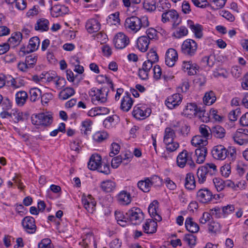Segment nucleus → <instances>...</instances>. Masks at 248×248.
Listing matches in <instances>:
<instances>
[{
	"label": "nucleus",
	"instance_id": "obj_15",
	"mask_svg": "<svg viewBox=\"0 0 248 248\" xmlns=\"http://www.w3.org/2000/svg\"><path fill=\"white\" fill-rule=\"evenodd\" d=\"M228 150L222 145L214 147L212 151L213 157L217 160H224L227 156Z\"/></svg>",
	"mask_w": 248,
	"mask_h": 248
},
{
	"label": "nucleus",
	"instance_id": "obj_1",
	"mask_svg": "<svg viewBox=\"0 0 248 248\" xmlns=\"http://www.w3.org/2000/svg\"><path fill=\"white\" fill-rule=\"evenodd\" d=\"M149 25L147 17L141 18L137 16H132L127 18L124 22V28L126 30L131 33H136L142 27H146Z\"/></svg>",
	"mask_w": 248,
	"mask_h": 248
},
{
	"label": "nucleus",
	"instance_id": "obj_63",
	"mask_svg": "<svg viewBox=\"0 0 248 248\" xmlns=\"http://www.w3.org/2000/svg\"><path fill=\"white\" fill-rule=\"evenodd\" d=\"M148 178L150 181V185L151 186H154L155 187H157L161 185L162 181L159 176L154 175L151 177Z\"/></svg>",
	"mask_w": 248,
	"mask_h": 248
},
{
	"label": "nucleus",
	"instance_id": "obj_2",
	"mask_svg": "<svg viewBox=\"0 0 248 248\" xmlns=\"http://www.w3.org/2000/svg\"><path fill=\"white\" fill-rule=\"evenodd\" d=\"M217 172V166L213 163H206L199 168L197 171L198 182L200 184H204L208 175H214Z\"/></svg>",
	"mask_w": 248,
	"mask_h": 248
},
{
	"label": "nucleus",
	"instance_id": "obj_27",
	"mask_svg": "<svg viewBox=\"0 0 248 248\" xmlns=\"http://www.w3.org/2000/svg\"><path fill=\"white\" fill-rule=\"evenodd\" d=\"M157 222L151 219L146 220L143 225V229L146 233H153L156 231Z\"/></svg>",
	"mask_w": 248,
	"mask_h": 248
},
{
	"label": "nucleus",
	"instance_id": "obj_49",
	"mask_svg": "<svg viewBox=\"0 0 248 248\" xmlns=\"http://www.w3.org/2000/svg\"><path fill=\"white\" fill-rule=\"evenodd\" d=\"M198 117L201 121L207 123L209 121V116L208 113L202 108H199L197 113L195 116Z\"/></svg>",
	"mask_w": 248,
	"mask_h": 248
},
{
	"label": "nucleus",
	"instance_id": "obj_52",
	"mask_svg": "<svg viewBox=\"0 0 248 248\" xmlns=\"http://www.w3.org/2000/svg\"><path fill=\"white\" fill-rule=\"evenodd\" d=\"M213 182L216 189L218 192L223 190L225 187V181L220 178H214Z\"/></svg>",
	"mask_w": 248,
	"mask_h": 248
},
{
	"label": "nucleus",
	"instance_id": "obj_11",
	"mask_svg": "<svg viewBox=\"0 0 248 248\" xmlns=\"http://www.w3.org/2000/svg\"><path fill=\"white\" fill-rule=\"evenodd\" d=\"M113 43L117 49H122L129 45L130 40L124 33L120 32L115 35Z\"/></svg>",
	"mask_w": 248,
	"mask_h": 248
},
{
	"label": "nucleus",
	"instance_id": "obj_61",
	"mask_svg": "<svg viewBox=\"0 0 248 248\" xmlns=\"http://www.w3.org/2000/svg\"><path fill=\"white\" fill-rule=\"evenodd\" d=\"M38 248H53V245L50 239H44L38 243Z\"/></svg>",
	"mask_w": 248,
	"mask_h": 248
},
{
	"label": "nucleus",
	"instance_id": "obj_12",
	"mask_svg": "<svg viewBox=\"0 0 248 248\" xmlns=\"http://www.w3.org/2000/svg\"><path fill=\"white\" fill-rule=\"evenodd\" d=\"M216 195H214L212 192L208 188H204L200 189L197 193L198 200L202 203H207L215 198Z\"/></svg>",
	"mask_w": 248,
	"mask_h": 248
},
{
	"label": "nucleus",
	"instance_id": "obj_43",
	"mask_svg": "<svg viewBox=\"0 0 248 248\" xmlns=\"http://www.w3.org/2000/svg\"><path fill=\"white\" fill-rule=\"evenodd\" d=\"M225 134L226 131L224 128L219 125L215 126L212 128L211 131V136L213 135L219 139L224 138Z\"/></svg>",
	"mask_w": 248,
	"mask_h": 248
},
{
	"label": "nucleus",
	"instance_id": "obj_32",
	"mask_svg": "<svg viewBox=\"0 0 248 248\" xmlns=\"http://www.w3.org/2000/svg\"><path fill=\"white\" fill-rule=\"evenodd\" d=\"M173 127H167L165 128L164 133V143H170L174 140L176 137L175 132Z\"/></svg>",
	"mask_w": 248,
	"mask_h": 248
},
{
	"label": "nucleus",
	"instance_id": "obj_13",
	"mask_svg": "<svg viewBox=\"0 0 248 248\" xmlns=\"http://www.w3.org/2000/svg\"><path fill=\"white\" fill-rule=\"evenodd\" d=\"M171 126L176 129V131L184 137L187 136L189 133L190 127L184 120L173 122Z\"/></svg>",
	"mask_w": 248,
	"mask_h": 248
},
{
	"label": "nucleus",
	"instance_id": "obj_23",
	"mask_svg": "<svg viewBox=\"0 0 248 248\" xmlns=\"http://www.w3.org/2000/svg\"><path fill=\"white\" fill-rule=\"evenodd\" d=\"M133 104V101L128 93H125L123 97L121 103V109L124 111H128L131 108Z\"/></svg>",
	"mask_w": 248,
	"mask_h": 248
},
{
	"label": "nucleus",
	"instance_id": "obj_4",
	"mask_svg": "<svg viewBox=\"0 0 248 248\" xmlns=\"http://www.w3.org/2000/svg\"><path fill=\"white\" fill-rule=\"evenodd\" d=\"M192 153L188 152L186 150L180 153L176 160L178 166L183 168L187 164L191 168L194 169L195 167V164L192 160Z\"/></svg>",
	"mask_w": 248,
	"mask_h": 248
},
{
	"label": "nucleus",
	"instance_id": "obj_35",
	"mask_svg": "<svg viewBox=\"0 0 248 248\" xmlns=\"http://www.w3.org/2000/svg\"><path fill=\"white\" fill-rule=\"evenodd\" d=\"M207 154V149L205 147H199L195 150V155L197 156L196 162L198 164L202 163Z\"/></svg>",
	"mask_w": 248,
	"mask_h": 248
},
{
	"label": "nucleus",
	"instance_id": "obj_51",
	"mask_svg": "<svg viewBox=\"0 0 248 248\" xmlns=\"http://www.w3.org/2000/svg\"><path fill=\"white\" fill-rule=\"evenodd\" d=\"M57 75L55 73H46L45 74H42L41 77V79L42 81H46L47 82L55 81L56 78H57Z\"/></svg>",
	"mask_w": 248,
	"mask_h": 248
},
{
	"label": "nucleus",
	"instance_id": "obj_10",
	"mask_svg": "<svg viewBox=\"0 0 248 248\" xmlns=\"http://www.w3.org/2000/svg\"><path fill=\"white\" fill-rule=\"evenodd\" d=\"M234 141L239 145L248 143V130L246 128L238 129L232 136Z\"/></svg>",
	"mask_w": 248,
	"mask_h": 248
},
{
	"label": "nucleus",
	"instance_id": "obj_17",
	"mask_svg": "<svg viewBox=\"0 0 248 248\" xmlns=\"http://www.w3.org/2000/svg\"><path fill=\"white\" fill-rule=\"evenodd\" d=\"M154 63L148 61H145L142 64V68L139 69V76L142 80L147 79Z\"/></svg>",
	"mask_w": 248,
	"mask_h": 248
},
{
	"label": "nucleus",
	"instance_id": "obj_56",
	"mask_svg": "<svg viewBox=\"0 0 248 248\" xmlns=\"http://www.w3.org/2000/svg\"><path fill=\"white\" fill-rule=\"evenodd\" d=\"M171 7L170 3L167 0H160L158 5V9L160 11L167 12Z\"/></svg>",
	"mask_w": 248,
	"mask_h": 248
},
{
	"label": "nucleus",
	"instance_id": "obj_25",
	"mask_svg": "<svg viewBox=\"0 0 248 248\" xmlns=\"http://www.w3.org/2000/svg\"><path fill=\"white\" fill-rule=\"evenodd\" d=\"M182 68L185 71H187L188 75H194L197 73L199 67L196 63H193L191 61H184Z\"/></svg>",
	"mask_w": 248,
	"mask_h": 248
},
{
	"label": "nucleus",
	"instance_id": "obj_36",
	"mask_svg": "<svg viewBox=\"0 0 248 248\" xmlns=\"http://www.w3.org/2000/svg\"><path fill=\"white\" fill-rule=\"evenodd\" d=\"M191 143L194 146H198L199 147H205L208 143L207 140L200 135H196L194 136L191 140Z\"/></svg>",
	"mask_w": 248,
	"mask_h": 248
},
{
	"label": "nucleus",
	"instance_id": "obj_44",
	"mask_svg": "<svg viewBox=\"0 0 248 248\" xmlns=\"http://www.w3.org/2000/svg\"><path fill=\"white\" fill-rule=\"evenodd\" d=\"M108 135L106 131H97L93 135V140L98 143L102 142L108 138Z\"/></svg>",
	"mask_w": 248,
	"mask_h": 248
},
{
	"label": "nucleus",
	"instance_id": "obj_42",
	"mask_svg": "<svg viewBox=\"0 0 248 248\" xmlns=\"http://www.w3.org/2000/svg\"><path fill=\"white\" fill-rule=\"evenodd\" d=\"M137 186L140 189L144 192H148L151 189L150 181L148 178L138 182Z\"/></svg>",
	"mask_w": 248,
	"mask_h": 248
},
{
	"label": "nucleus",
	"instance_id": "obj_22",
	"mask_svg": "<svg viewBox=\"0 0 248 248\" xmlns=\"http://www.w3.org/2000/svg\"><path fill=\"white\" fill-rule=\"evenodd\" d=\"M40 44V40L38 37H33L30 39L28 46L27 51L25 50V47H22L20 49V52H23L24 54L27 52H32L36 50Z\"/></svg>",
	"mask_w": 248,
	"mask_h": 248
},
{
	"label": "nucleus",
	"instance_id": "obj_9",
	"mask_svg": "<svg viewBox=\"0 0 248 248\" xmlns=\"http://www.w3.org/2000/svg\"><path fill=\"white\" fill-rule=\"evenodd\" d=\"M32 123L37 126H47L52 122V117L43 113H39L31 118Z\"/></svg>",
	"mask_w": 248,
	"mask_h": 248
},
{
	"label": "nucleus",
	"instance_id": "obj_14",
	"mask_svg": "<svg viewBox=\"0 0 248 248\" xmlns=\"http://www.w3.org/2000/svg\"><path fill=\"white\" fill-rule=\"evenodd\" d=\"M22 225L24 230L28 233H34L36 231L35 219L31 217H25L22 220Z\"/></svg>",
	"mask_w": 248,
	"mask_h": 248
},
{
	"label": "nucleus",
	"instance_id": "obj_58",
	"mask_svg": "<svg viewBox=\"0 0 248 248\" xmlns=\"http://www.w3.org/2000/svg\"><path fill=\"white\" fill-rule=\"evenodd\" d=\"M220 230V224L214 221H210L208 224V231L210 232L216 233Z\"/></svg>",
	"mask_w": 248,
	"mask_h": 248
},
{
	"label": "nucleus",
	"instance_id": "obj_57",
	"mask_svg": "<svg viewBox=\"0 0 248 248\" xmlns=\"http://www.w3.org/2000/svg\"><path fill=\"white\" fill-rule=\"evenodd\" d=\"M115 218L117 220L118 223L121 226L124 227L126 226V221L125 220V217L123 214L120 211H116L115 212Z\"/></svg>",
	"mask_w": 248,
	"mask_h": 248
},
{
	"label": "nucleus",
	"instance_id": "obj_53",
	"mask_svg": "<svg viewBox=\"0 0 248 248\" xmlns=\"http://www.w3.org/2000/svg\"><path fill=\"white\" fill-rule=\"evenodd\" d=\"M107 22L108 23L114 25L119 24L120 22V19L119 18V13L115 12L114 14L110 15L107 19Z\"/></svg>",
	"mask_w": 248,
	"mask_h": 248
},
{
	"label": "nucleus",
	"instance_id": "obj_50",
	"mask_svg": "<svg viewBox=\"0 0 248 248\" xmlns=\"http://www.w3.org/2000/svg\"><path fill=\"white\" fill-rule=\"evenodd\" d=\"M143 6L146 11L152 12L156 9V3L155 0H144Z\"/></svg>",
	"mask_w": 248,
	"mask_h": 248
},
{
	"label": "nucleus",
	"instance_id": "obj_20",
	"mask_svg": "<svg viewBox=\"0 0 248 248\" xmlns=\"http://www.w3.org/2000/svg\"><path fill=\"white\" fill-rule=\"evenodd\" d=\"M102 164V158L100 155L97 154L93 155L88 163V168L93 170H97Z\"/></svg>",
	"mask_w": 248,
	"mask_h": 248
},
{
	"label": "nucleus",
	"instance_id": "obj_41",
	"mask_svg": "<svg viewBox=\"0 0 248 248\" xmlns=\"http://www.w3.org/2000/svg\"><path fill=\"white\" fill-rule=\"evenodd\" d=\"M75 93V90L73 88L70 87H67L60 92L59 94V97L61 100H66Z\"/></svg>",
	"mask_w": 248,
	"mask_h": 248
},
{
	"label": "nucleus",
	"instance_id": "obj_24",
	"mask_svg": "<svg viewBox=\"0 0 248 248\" xmlns=\"http://www.w3.org/2000/svg\"><path fill=\"white\" fill-rule=\"evenodd\" d=\"M86 28L90 33L98 31L100 29V24L94 18L89 19L86 24Z\"/></svg>",
	"mask_w": 248,
	"mask_h": 248
},
{
	"label": "nucleus",
	"instance_id": "obj_38",
	"mask_svg": "<svg viewBox=\"0 0 248 248\" xmlns=\"http://www.w3.org/2000/svg\"><path fill=\"white\" fill-rule=\"evenodd\" d=\"M199 108L194 103L188 104L184 109V113L187 116H196Z\"/></svg>",
	"mask_w": 248,
	"mask_h": 248
},
{
	"label": "nucleus",
	"instance_id": "obj_8",
	"mask_svg": "<svg viewBox=\"0 0 248 248\" xmlns=\"http://www.w3.org/2000/svg\"><path fill=\"white\" fill-rule=\"evenodd\" d=\"M151 113V110L145 105L138 104L134 107L132 114L137 119H144L148 117Z\"/></svg>",
	"mask_w": 248,
	"mask_h": 248
},
{
	"label": "nucleus",
	"instance_id": "obj_21",
	"mask_svg": "<svg viewBox=\"0 0 248 248\" xmlns=\"http://www.w3.org/2000/svg\"><path fill=\"white\" fill-rule=\"evenodd\" d=\"M117 199L120 204L127 205L131 202L132 197L129 192L122 190L117 195Z\"/></svg>",
	"mask_w": 248,
	"mask_h": 248
},
{
	"label": "nucleus",
	"instance_id": "obj_59",
	"mask_svg": "<svg viewBox=\"0 0 248 248\" xmlns=\"http://www.w3.org/2000/svg\"><path fill=\"white\" fill-rule=\"evenodd\" d=\"M158 202L155 200L151 203L148 207V212L150 216H154L155 213L158 212Z\"/></svg>",
	"mask_w": 248,
	"mask_h": 248
},
{
	"label": "nucleus",
	"instance_id": "obj_18",
	"mask_svg": "<svg viewBox=\"0 0 248 248\" xmlns=\"http://www.w3.org/2000/svg\"><path fill=\"white\" fill-rule=\"evenodd\" d=\"M182 98L183 97L180 94H173L167 98L165 101L166 105L170 109H173L180 104Z\"/></svg>",
	"mask_w": 248,
	"mask_h": 248
},
{
	"label": "nucleus",
	"instance_id": "obj_54",
	"mask_svg": "<svg viewBox=\"0 0 248 248\" xmlns=\"http://www.w3.org/2000/svg\"><path fill=\"white\" fill-rule=\"evenodd\" d=\"M96 81L100 83H107L110 87L113 90V86L112 81L106 75H98L96 78Z\"/></svg>",
	"mask_w": 248,
	"mask_h": 248
},
{
	"label": "nucleus",
	"instance_id": "obj_26",
	"mask_svg": "<svg viewBox=\"0 0 248 248\" xmlns=\"http://www.w3.org/2000/svg\"><path fill=\"white\" fill-rule=\"evenodd\" d=\"M68 8L63 5H56L50 9L51 15L54 17H57L67 13Z\"/></svg>",
	"mask_w": 248,
	"mask_h": 248
},
{
	"label": "nucleus",
	"instance_id": "obj_39",
	"mask_svg": "<svg viewBox=\"0 0 248 248\" xmlns=\"http://www.w3.org/2000/svg\"><path fill=\"white\" fill-rule=\"evenodd\" d=\"M216 100V96L215 93L212 91L206 92L203 97L204 104L208 106L212 105Z\"/></svg>",
	"mask_w": 248,
	"mask_h": 248
},
{
	"label": "nucleus",
	"instance_id": "obj_28",
	"mask_svg": "<svg viewBox=\"0 0 248 248\" xmlns=\"http://www.w3.org/2000/svg\"><path fill=\"white\" fill-rule=\"evenodd\" d=\"M28 98V95L26 92L20 91L15 94V101L17 106L22 107L26 103Z\"/></svg>",
	"mask_w": 248,
	"mask_h": 248
},
{
	"label": "nucleus",
	"instance_id": "obj_40",
	"mask_svg": "<svg viewBox=\"0 0 248 248\" xmlns=\"http://www.w3.org/2000/svg\"><path fill=\"white\" fill-rule=\"evenodd\" d=\"M22 39V34L20 32H16L13 33L11 37L8 39L9 45L13 46L18 45L21 41Z\"/></svg>",
	"mask_w": 248,
	"mask_h": 248
},
{
	"label": "nucleus",
	"instance_id": "obj_30",
	"mask_svg": "<svg viewBox=\"0 0 248 248\" xmlns=\"http://www.w3.org/2000/svg\"><path fill=\"white\" fill-rule=\"evenodd\" d=\"M187 26L194 33L197 38H201L202 36V27L198 24H195L194 22L190 20L187 21Z\"/></svg>",
	"mask_w": 248,
	"mask_h": 248
},
{
	"label": "nucleus",
	"instance_id": "obj_5",
	"mask_svg": "<svg viewBox=\"0 0 248 248\" xmlns=\"http://www.w3.org/2000/svg\"><path fill=\"white\" fill-rule=\"evenodd\" d=\"M198 49V44L194 40L187 39L181 46L182 53L188 57L194 56Z\"/></svg>",
	"mask_w": 248,
	"mask_h": 248
},
{
	"label": "nucleus",
	"instance_id": "obj_47",
	"mask_svg": "<svg viewBox=\"0 0 248 248\" xmlns=\"http://www.w3.org/2000/svg\"><path fill=\"white\" fill-rule=\"evenodd\" d=\"M11 86L14 89H17L23 87L26 84V81L22 78H12L10 80Z\"/></svg>",
	"mask_w": 248,
	"mask_h": 248
},
{
	"label": "nucleus",
	"instance_id": "obj_29",
	"mask_svg": "<svg viewBox=\"0 0 248 248\" xmlns=\"http://www.w3.org/2000/svg\"><path fill=\"white\" fill-rule=\"evenodd\" d=\"M49 21L46 18H42L37 20L34 29L36 31L41 32L46 31L49 29Z\"/></svg>",
	"mask_w": 248,
	"mask_h": 248
},
{
	"label": "nucleus",
	"instance_id": "obj_7",
	"mask_svg": "<svg viewBox=\"0 0 248 248\" xmlns=\"http://www.w3.org/2000/svg\"><path fill=\"white\" fill-rule=\"evenodd\" d=\"M162 21L163 23L170 21L172 23L173 27L177 26L181 22L178 13L175 10H170L164 12L161 16Z\"/></svg>",
	"mask_w": 248,
	"mask_h": 248
},
{
	"label": "nucleus",
	"instance_id": "obj_37",
	"mask_svg": "<svg viewBox=\"0 0 248 248\" xmlns=\"http://www.w3.org/2000/svg\"><path fill=\"white\" fill-rule=\"evenodd\" d=\"M100 187L103 191L106 192H110L115 188L116 184L113 181L107 180L101 182Z\"/></svg>",
	"mask_w": 248,
	"mask_h": 248
},
{
	"label": "nucleus",
	"instance_id": "obj_31",
	"mask_svg": "<svg viewBox=\"0 0 248 248\" xmlns=\"http://www.w3.org/2000/svg\"><path fill=\"white\" fill-rule=\"evenodd\" d=\"M150 43V41L146 36L140 37L137 41L138 48L141 52L147 51Z\"/></svg>",
	"mask_w": 248,
	"mask_h": 248
},
{
	"label": "nucleus",
	"instance_id": "obj_64",
	"mask_svg": "<svg viewBox=\"0 0 248 248\" xmlns=\"http://www.w3.org/2000/svg\"><path fill=\"white\" fill-rule=\"evenodd\" d=\"M37 57L34 54H32L27 56L25 59V62L29 66V67L32 68L35 64L37 62Z\"/></svg>",
	"mask_w": 248,
	"mask_h": 248
},
{
	"label": "nucleus",
	"instance_id": "obj_3",
	"mask_svg": "<svg viewBox=\"0 0 248 248\" xmlns=\"http://www.w3.org/2000/svg\"><path fill=\"white\" fill-rule=\"evenodd\" d=\"M108 93V90L105 88H102L101 89L93 88L89 92V95L92 97V101L93 103L98 105L107 101Z\"/></svg>",
	"mask_w": 248,
	"mask_h": 248
},
{
	"label": "nucleus",
	"instance_id": "obj_62",
	"mask_svg": "<svg viewBox=\"0 0 248 248\" xmlns=\"http://www.w3.org/2000/svg\"><path fill=\"white\" fill-rule=\"evenodd\" d=\"M193 4L200 8H205L210 5L209 2L207 0H191Z\"/></svg>",
	"mask_w": 248,
	"mask_h": 248
},
{
	"label": "nucleus",
	"instance_id": "obj_60",
	"mask_svg": "<svg viewBox=\"0 0 248 248\" xmlns=\"http://www.w3.org/2000/svg\"><path fill=\"white\" fill-rule=\"evenodd\" d=\"M166 145V150L170 152H173L175 151L179 147V144L176 141L172 140L170 143H164Z\"/></svg>",
	"mask_w": 248,
	"mask_h": 248
},
{
	"label": "nucleus",
	"instance_id": "obj_46",
	"mask_svg": "<svg viewBox=\"0 0 248 248\" xmlns=\"http://www.w3.org/2000/svg\"><path fill=\"white\" fill-rule=\"evenodd\" d=\"M201 136L207 140L211 137V131L210 127L206 125L202 124L199 128Z\"/></svg>",
	"mask_w": 248,
	"mask_h": 248
},
{
	"label": "nucleus",
	"instance_id": "obj_6",
	"mask_svg": "<svg viewBox=\"0 0 248 248\" xmlns=\"http://www.w3.org/2000/svg\"><path fill=\"white\" fill-rule=\"evenodd\" d=\"M127 219H129L132 224H140L144 218V214L140 209L138 207H133L126 213Z\"/></svg>",
	"mask_w": 248,
	"mask_h": 248
},
{
	"label": "nucleus",
	"instance_id": "obj_16",
	"mask_svg": "<svg viewBox=\"0 0 248 248\" xmlns=\"http://www.w3.org/2000/svg\"><path fill=\"white\" fill-rule=\"evenodd\" d=\"M178 60V54L174 48H169L166 52L165 63L169 67L174 65Z\"/></svg>",
	"mask_w": 248,
	"mask_h": 248
},
{
	"label": "nucleus",
	"instance_id": "obj_34",
	"mask_svg": "<svg viewBox=\"0 0 248 248\" xmlns=\"http://www.w3.org/2000/svg\"><path fill=\"white\" fill-rule=\"evenodd\" d=\"M185 187L189 190L194 189L196 187V182L194 174L188 173L186 174L185 183Z\"/></svg>",
	"mask_w": 248,
	"mask_h": 248
},
{
	"label": "nucleus",
	"instance_id": "obj_45",
	"mask_svg": "<svg viewBox=\"0 0 248 248\" xmlns=\"http://www.w3.org/2000/svg\"><path fill=\"white\" fill-rule=\"evenodd\" d=\"M92 122L86 120L82 122L81 131L84 135L88 136L91 132Z\"/></svg>",
	"mask_w": 248,
	"mask_h": 248
},
{
	"label": "nucleus",
	"instance_id": "obj_55",
	"mask_svg": "<svg viewBox=\"0 0 248 248\" xmlns=\"http://www.w3.org/2000/svg\"><path fill=\"white\" fill-rule=\"evenodd\" d=\"M147 58L148 61L155 63L158 61V56L156 52L154 49H151L147 54Z\"/></svg>",
	"mask_w": 248,
	"mask_h": 248
},
{
	"label": "nucleus",
	"instance_id": "obj_48",
	"mask_svg": "<svg viewBox=\"0 0 248 248\" xmlns=\"http://www.w3.org/2000/svg\"><path fill=\"white\" fill-rule=\"evenodd\" d=\"M30 98L31 102H35L41 95V91L37 88H33L30 90Z\"/></svg>",
	"mask_w": 248,
	"mask_h": 248
},
{
	"label": "nucleus",
	"instance_id": "obj_19",
	"mask_svg": "<svg viewBox=\"0 0 248 248\" xmlns=\"http://www.w3.org/2000/svg\"><path fill=\"white\" fill-rule=\"evenodd\" d=\"M82 203L89 213L93 214L95 211L96 202L91 195L82 197Z\"/></svg>",
	"mask_w": 248,
	"mask_h": 248
},
{
	"label": "nucleus",
	"instance_id": "obj_33",
	"mask_svg": "<svg viewBox=\"0 0 248 248\" xmlns=\"http://www.w3.org/2000/svg\"><path fill=\"white\" fill-rule=\"evenodd\" d=\"M185 226L186 230L192 232H197L199 230L198 224L193 221V218L191 217H187L185 221Z\"/></svg>",
	"mask_w": 248,
	"mask_h": 248
}]
</instances>
